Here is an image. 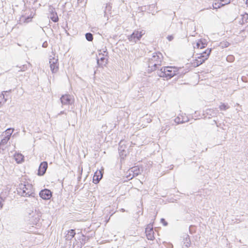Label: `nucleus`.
<instances>
[{"mask_svg":"<svg viewBox=\"0 0 248 248\" xmlns=\"http://www.w3.org/2000/svg\"><path fill=\"white\" fill-rule=\"evenodd\" d=\"M17 191L18 194L21 196L31 197L37 200L38 196L32 185L28 183L19 184L17 188Z\"/></svg>","mask_w":248,"mask_h":248,"instance_id":"obj_1","label":"nucleus"},{"mask_svg":"<svg viewBox=\"0 0 248 248\" xmlns=\"http://www.w3.org/2000/svg\"><path fill=\"white\" fill-rule=\"evenodd\" d=\"M211 51V48H207L204 51L197 54L195 55V59L193 60L191 62L192 65L194 67H197L204 62L208 59Z\"/></svg>","mask_w":248,"mask_h":248,"instance_id":"obj_2","label":"nucleus"},{"mask_svg":"<svg viewBox=\"0 0 248 248\" xmlns=\"http://www.w3.org/2000/svg\"><path fill=\"white\" fill-rule=\"evenodd\" d=\"M177 70L176 68L171 66L162 67L160 70L157 71V74L160 77L166 78L167 79L177 74Z\"/></svg>","mask_w":248,"mask_h":248,"instance_id":"obj_3","label":"nucleus"},{"mask_svg":"<svg viewBox=\"0 0 248 248\" xmlns=\"http://www.w3.org/2000/svg\"><path fill=\"white\" fill-rule=\"evenodd\" d=\"M104 53H99V56H100L102 55L103 57H101L100 59L99 58L97 59V64L98 67H103V66H105L108 62V59L106 58L104 56H107L108 52L107 51V49L106 50L103 51Z\"/></svg>","mask_w":248,"mask_h":248,"instance_id":"obj_4","label":"nucleus"},{"mask_svg":"<svg viewBox=\"0 0 248 248\" xmlns=\"http://www.w3.org/2000/svg\"><path fill=\"white\" fill-rule=\"evenodd\" d=\"M51 57V56H50ZM49 64L51 71L53 73H56L59 70L58 59L54 57L49 58Z\"/></svg>","mask_w":248,"mask_h":248,"instance_id":"obj_5","label":"nucleus"},{"mask_svg":"<svg viewBox=\"0 0 248 248\" xmlns=\"http://www.w3.org/2000/svg\"><path fill=\"white\" fill-rule=\"evenodd\" d=\"M142 35V31H135L132 34L128 36V39L130 42L136 43L140 39Z\"/></svg>","mask_w":248,"mask_h":248,"instance_id":"obj_6","label":"nucleus"},{"mask_svg":"<svg viewBox=\"0 0 248 248\" xmlns=\"http://www.w3.org/2000/svg\"><path fill=\"white\" fill-rule=\"evenodd\" d=\"M52 196V192L48 189H44L39 192V196L45 200L50 199Z\"/></svg>","mask_w":248,"mask_h":248,"instance_id":"obj_7","label":"nucleus"},{"mask_svg":"<svg viewBox=\"0 0 248 248\" xmlns=\"http://www.w3.org/2000/svg\"><path fill=\"white\" fill-rule=\"evenodd\" d=\"M149 59L155 62V63H157L161 65L163 60V56L159 52H155L153 53L152 57Z\"/></svg>","mask_w":248,"mask_h":248,"instance_id":"obj_8","label":"nucleus"},{"mask_svg":"<svg viewBox=\"0 0 248 248\" xmlns=\"http://www.w3.org/2000/svg\"><path fill=\"white\" fill-rule=\"evenodd\" d=\"M30 217H31V221L33 224H37L40 220V217H41V213L39 211L35 210V212L33 211L32 213H30Z\"/></svg>","mask_w":248,"mask_h":248,"instance_id":"obj_9","label":"nucleus"},{"mask_svg":"<svg viewBox=\"0 0 248 248\" xmlns=\"http://www.w3.org/2000/svg\"><path fill=\"white\" fill-rule=\"evenodd\" d=\"M48 167V164L46 161L41 162L39 165L37 174L39 176H43L45 174Z\"/></svg>","mask_w":248,"mask_h":248,"instance_id":"obj_10","label":"nucleus"},{"mask_svg":"<svg viewBox=\"0 0 248 248\" xmlns=\"http://www.w3.org/2000/svg\"><path fill=\"white\" fill-rule=\"evenodd\" d=\"M148 69L147 71L148 73H151L154 71L156 70L159 68V66H160L159 64L155 63V62L151 61L150 59L148 61Z\"/></svg>","mask_w":248,"mask_h":248,"instance_id":"obj_11","label":"nucleus"},{"mask_svg":"<svg viewBox=\"0 0 248 248\" xmlns=\"http://www.w3.org/2000/svg\"><path fill=\"white\" fill-rule=\"evenodd\" d=\"M60 100L62 105H68L72 103V97L69 94L62 95Z\"/></svg>","mask_w":248,"mask_h":248,"instance_id":"obj_12","label":"nucleus"},{"mask_svg":"<svg viewBox=\"0 0 248 248\" xmlns=\"http://www.w3.org/2000/svg\"><path fill=\"white\" fill-rule=\"evenodd\" d=\"M145 232L147 238L148 240H153L155 239L154 232L153 227L151 226L150 224L148 225L145 229Z\"/></svg>","mask_w":248,"mask_h":248,"instance_id":"obj_13","label":"nucleus"},{"mask_svg":"<svg viewBox=\"0 0 248 248\" xmlns=\"http://www.w3.org/2000/svg\"><path fill=\"white\" fill-rule=\"evenodd\" d=\"M78 238L79 239V242H78L77 244V248H81L82 246L85 244L86 242L89 240L90 237L86 236L85 235L81 234V236H79V237H78Z\"/></svg>","mask_w":248,"mask_h":248,"instance_id":"obj_14","label":"nucleus"},{"mask_svg":"<svg viewBox=\"0 0 248 248\" xmlns=\"http://www.w3.org/2000/svg\"><path fill=\"white\" fill-rule=\"evenodd\" d=\"M11 92V90L6 91H3L2 92V94L0 95V107L2 106L8 99V95H7L6 93H10Z\"/></svg>","mask_w":248,"mask_h":248,"instance_id":"obj_15","label":"nucleus"},{"mask_svg":"<svg viewBox=\"0 0 248 248\" xmlns=\"http://www.w3.org/2000/svg\"><path fill=\"white\" fill-rule=\"evenodd\" d=\"M174 121L177 124H183L189 121V119L187 116L181 115L176 117Z\"/></svg>","mask_w":248,"mask_h":248,"instance_id":"obj_16","label":"nucleus"},{"mask_svg":"<svg viewBox=\"0 0 248 248\" xmlns=\"http://www.w3.org/2000/svg\"><path fill=\"white\" fill-rule=\"evenodd\" d=\"M129 171L132 172V176H131V178H133V177L138 176L140 173V169L138 166H135L132 167L129 170Z\"/></svg>","mask_w":248,"mask_h":248,"instance_id":"obj_17","label":"nucleus"},{"mask_svg":"<svg viewBox=\"0 0 248 248\" xmlns=\"http://www.w3.org/2000/svg\"><path fill=\"white\" fill-rule=\"evenodd\" d=\"M231 2V0H220V2L219 3H215L213 5L214 8H219L221 6H224L226 4L230 3Z\"/></svg>","mask_w":248,"mask_h":248,"instance_id":"obj_18","label":"nucleus"},{"mask_svg":"<svg viewBox=\"0 0 248 248\" xmlns=\"http://www.w3.org/2000/svg\"><path fill=\"white\" fill-rule=\"evenodd\" d=\"M103 176L102 173L101 171H99V172L96 171L94 174L93 177V182L94 184H97L99 181L101 180Z\"/></svg>","mask_w":248,"mask_h":248,"instance_id":"obj_19","label":"nucleus"},{"mask_svg":"<svg viewBox=\"0 0 248 248\" xmlns=\"http://www.w3.org/2000/svg\"><path fill=\"white\" fill-rule=\"evenodd\" d=\"M75 230L74 229H71L67 232V233L65 236V239L66 240H72V239L76 235Z\"/></svg>","mask_w":248,"mask_h":248,"instance_id":"obj_20","label":"nucleus"},{"mask_svg":"<svg viewBox=\"0 0 248 248\" xmlns=\"http://www.w3.org/2000/svg\"><path fill=\"white\" fill-rule=\"evenodd\" d=\"M183 238L184 241V244L186 247V248H188L191 244L189 236L187 234H185L183 235Z\"/></svg>","mask_w":248,"mask_h":248,"instance_id":"obj_21","label":"nucleus"},{"mask_svg":"<svg viewBox=\"0 0 248 248\" xmlns=\"http://www.w3.org/2000/svg\"><path fill=\"white\" fill-rule=\"evenodd\" d=\"M14 157L17 163H21L24 160V156L21 154H16Z\"/></svg>","mask_w":248,"mask_h":248,"instance_id":"obj_22","label":"nucleus"},{"mask_svg":"<svg viewBox=\"0 0 248 248\" xmlns=\"http://www.w3.org/2000/svg\"><path fill=\"white\" fill-rule=\"evenodd\" d=\"M49 18L54 22H57L59 21V17L57 13L51 14L49 15Z\"/></svg>","mask_w":248,"mask_h":248,"instance_id":"obj_23","label":"nucleus"},{"mask_svg":"<svg viewBox=\"0 0 248 248\" xmlns=\"http://www.w3.org/2000/svg\"><path fill=\"white\" fill-rule=\"evenodd\" d=\"M207 45L205 43H203V42L201 40H199L197 43H196V46L198 48H203L205 47Z\"/></svg>","mask_w":248,"mask_h":248,"instance_id":"obj_24","label":"nucleus"},{"mask_svg":"<svg viewBox=\"0 0 248 248\" xmlns=\"http://www.w3.org/2000/svg\"><path fill=\"white\" fill-rule=\"evenodd\" d=\"M219 108L221 110H226L230 108V106L228 104L224 103H221L219 106Z\"/></svg>","mask_w":248,"mask_h":248,"instance_id":"obj_25","label":"nucleus"},{"mask_svg":"<svg viewBox=\"0 0 248 248\" xmlns=\"http://www.w3.org/2000/svg\"><path fill=\"white\" fill-rule=\"evenodd\" d=\"M85 38L88 41H92L93 40V35L90 32H88L85 34Z\"/></svg>","mask_w":248,"mask_h":248,"instance_id":"obj_26","label":"nucleus"},{"mask_svg":"<svg viewBox=\"0 0 248 248\" xmlns=\"http://www.w3.org/2000/svg\"><path fill=\"white\" fill-rule=\"evenodd\" d=\"M29 63L27 64H24L22 65L21 66H20L19 68H20V70H18V71H25L27 69L28 67L29 66Z\"/></svg>","mask_w":248,"mask_h":248,"instance_id":"obj_27","label":"nucleus"},{"mask_svg":"<svg viewBox=\"0 0 248 248\" xmlns=\"http://www.w3.org/2000/svg\"><path fill=\"white\" fill-rule=\"evenodd\" d=\"M122 147H121L119 148V154H120L121 157L123 159H124V157L126 156V155H124V152H125V151L124 149H122Z\"/></svg>","mask_w":248,"mask_h":248,"instance_id":"obj_28","label":"nucleus"},{"mask_svg":"<svg viewBox=\"0 0 248 248\" xmlns=\"http://www.w3.org/2000/svg\"><path fill=\"white\" fill-rule=\"evenodd\" d=\"M230 45V43L227 41H223L220 42V46L222 47H228Z\"/></svg>","mask_w":248,"mask_h":248,"instance_id":"obj_29","label":"nucleus"},{"mask_svg":"<svg viewBox=\"0 0 248 248\" xmlns=\"http://www.w3.org/2000/svg\"><path fill=\"white\" fill-rule=\"evenodd\" d=\"M14 131V129L12 128H8L5 131L6 135H8L9 136H11Z\"/></svg>","mask_w":248,"mask_h":248,"instance_id":"obj_30","label":"nucleus"},{"mask_svg":"<svg viewBox=\"0 0 248 248\" xmlns=\"http://www.w3.org/2000/svg\"><path fill=\"white\" fill-rule=\"evenodd\" d=\"M49 12L50 13V15H51V14H54L56 13L55 8H54L53 7L50 6L49 8Z\"/></svg>","mask_w":248,"mask_h":248,"instance_id":"obj_31","label":"nucleus"},{"mask_svg":"<svg viewBox=\"0 0 248 248\" xmlns=\"http://www.w3.org/2000/svg\"><path fill=\"white\" fill-rule=\"evenodd\" d=\"M161 222L163 224L164 226H166L168 225V222L165 220L164 218L161 219Z\"/></svg>","mask_w":248,"mask_h":248,"instance_id":"obj_32","label":"nucleus"},{"mask_svg":"<svg viewBox=\"0 0 248 248\" xmlns=\"http://www.w3.org/2000/svg\"><path fill=\"white\" fill-rule=\"evenodd\" d=\"M167 39L169 41H171L173 39V36L172 35H168Z\"/></svg>","mask_w":248,"mask_h":248,"instance_id":"obj_33","label":"nucleus"},{"mask_svg":"<svg viewBox=\"0 0 248 248\" xmlns=\"http://www.w3.org/2000/svg\"><path fill=\"white\" fill-rule=\"evenodd\" d=\"M31 17H30V16H28L27 17H26V18H25V21L26 22H30V21H31Z\"/></svg>","mask_w":248,"mask_h":248,"instance_id":"obj_34","label":"nucleus"},{"mask_svg":"<svg viewBox=\"0 0 248 248\" xmlns=\"http://www.w3.org/2000/svg\"><path fill=\"white\" fill-rule=\"evenodd\" d=\"M47 46H48V44H47V42L46 41L43 43L42 46L43 47L46 48Z\"/></svg>","mask_w":248,"mask_h":248,"instance_id":"obj_35","label":"nucleus"},{"mask_svg":"<svg viewBox=\"0 0 248 248\" xmlns=\"http://www.w3.org/2000/svg\"><path fill=\"white\" fill-rule=\"evenodd\" d=\"M2 198L0 197V208H2L3 207V204L2 203Z\"/></svg>","mask_w":248,"mask_h":248,"instance_id":"obj_36","label":"nucleus"},{"mask_svg":"<svg viewBox=\"0 0 248 248\" xmlns=\"http://www.w3.org/2000/svg\"><path fill=\"white\" fill-rule=\"evenodd\" d=\"M65 113L64 111H61L60 113H59L56 116V118H57L59 115Z\"/></svg>","mask_w":248,"mask_h":248,"instance_id":"obj_37","label":"nucleus"},{"mask_svg":"<svg viewBox=\"0 0 248 248\" xmlns=\"http://www.w3.org/2000/svg\"><path fill=\"white\" fill-rule=\"evenodd\" d=\"M131 172L129 171V175L128 176H127L128 178H129V179H131L132 178H131V176H132V174H131Z\"/></svg>","mask_w":248,"mask_h":248,"instance_id":"obj_38","label":"nucleus"},{"mask_svg":"<svg viewBox=\"0 0 248 248\" xmlns=\"http://www.w3.org/2000/svg\"><path fill=\"white\" fill-rule=\"evenodd\" d=\"M208 111H209V112H208L207 113H212L214 111L213 110L211 109H209Z\"/></svg>","mask_w":248,"mask_h":248,"instance_id":"obj_39","label":"nucleus"},{"mask_svg":"<svg viewBox=\"0 0 248 248\" xmlns=\"http://www.w3.org/2000/svg\"><path fill=\"white\" fill-rule=\"evenodd\" d=\"M11 136H9L8 135H6V136L4 137L5 139L8 138V140H10Z\"/></svg>","mask_w":248,"mask_h":248,"instance_id":"obj_40","label":"nucleus"},{"mask_svg":"<svg viewBox=\"0 0 248 248\" xmlns=\"http://www.w3.org/2000/svg\"><path fill=\"white\" fill-rule=\"evenodd\" d=\"M246 3L248 6V0H246Z\"/></svg>","mask_w":248,"mask_h":248,"instance_id":"obj_41","label":"nucleus"},{"mask_svg":"<svg viewBox=\"0 0 248 248\" xmlns=\"http://www.w3.org/2000/svg\"><path fill=\"white\" fill-rule=\"evenodd\" d=\"M82 0H78L79 3L81 2Z\"/></svg>","mask_w":248,"mask_h":248,"instance_id":"obj_42","label":"nucleus"},{"mask_svg":"<svg viewBox=\"0 0 248 248\" xmlns=\"http://www.w3.org/2000/svg\"><path fill=\"white\" fill-rule=\"evenodd\" d=\"M121 210H122V211L123 212H124V209H122Z\"/></svg>","mask_w":248,"mask_h":248,"instance_id":"obj_43","label":"nucleus"},{"mask_svg":"<svg viewBox=\"0 0 248 248\" xmlns=\"http://www.w3.org/2000/svg\"><path fill=\"white\" fill-rule=\"evenodd\" d=\"M75 246V243L74 242H73V248H74Z\"/></svg>","mask_w":248,"mask_h":248,"instance_id":"obj_44","label":"nucleus"},{"mask_svg":"<svg viewBox=\"0 0 248 248\" xmlns=\"http://www.w3.org/2000/svg\"><path fill=\"white\" fill-rule=\"evenodd\" d=\"M210 115H212L213 116H214V114H213V115H212V113H210Z\"/></svg>","mask_w":248,"mask_h":248,"instance_id":"obj_45","label":"nucleus"}]
</instances>
